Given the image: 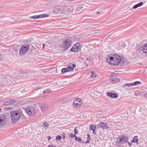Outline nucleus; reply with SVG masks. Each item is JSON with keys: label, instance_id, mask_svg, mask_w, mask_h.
<instances>
[{"label": "nucleus", "instance_id": "nucleus-9", "mask_svg": "<svg viewBox=\"0 0 147 147\" xmlns=\"http://www.w3.org/2000/svg\"><path fill=\"white\" fill-rule=\"evenodd\" d=\"M76 66L75 64H72L71 67L68 66L67 68H64L61 69V74H63L69 71H73L74 67Z\"/></svg>", "mask_w": 147, "mask_h": 147}, {"label": "nucleus", "instance_id": "nucleus-14", "mask_svg": "<svg viewBox=\"0 0 147 147\" xmlns=\"http://www.w3.org/2000/svg\"><path fill=\"white\" fill-rule=\"evenodd\" d=\"M75 140L84 144H87L89 142L90 140V138H87L86 141L85 140L84 141H83L81 138H75Z\"/></svg>", "mask_w": 147, "mask_h": 147}, {"label": "nucleus", "instance_id": "nucleus-28", "mask_svg": "<svg viewBox=\"0 0 147 147\" xmlns=\"http://www.w3.org/2000/svg\"><path fill=\"white\" fill-rule=\"evenodd\" d=\"M132 85L133 84H132V83H129V84L127 83V84H124L123 85V86H126L127 87H129L130 86H132Z\"/></svg>", "mask_w": 147, "mask_h": 147}, {"label": "nucleus", "instance_id": "nucleus-50", "mask_svg": "<svg viewBox=\"0 0 147 147\" xmlns=\"http://www.w3.org/2000/svg\"><path fill=\"white\" fill-rule=\"evenodd\" d=\"M147 140V138H146Z\"/></svg>", "mask_w": 147, "mask_h": 147}, {"label": "nucleus", "instance_id": "nucleus-24", "mask_svg": "<svg viewBox=\"0 0 147 147\" xmlns=\"http://www.w3.org/2000/svg\"><path fill=\"white\" fill-rule=\"evenodd\" d=\"M40 16H39V15H38L37 16H32L31 17V18L34 19H36L37 18H40Z\"/></svg>", "mask_w": 147, "mask_h": 147}, {"label": "nucleus", "instance_id": "nucleus-34", "mask_svg": "<svg viewBox=\"0 0 147 147\" xmlns=\"http://www.w3.org/2000/svg\"><path fill=\"white\" fill-rule=\"evenodd\" d=\"M49 147H56V146H54L52 145H49Z\"/></svg>", "mask_w": 147, "mask_h": 147}, {"label": "nucleus", "instance_id": "nucleus-35", "mask_svg": "<svg viewBox=\"0 0 147 147\" xmlns=\"http://www.w3.org/2000/svg\"><path fill=\"white\" fill-rule=\"evenodd\" d=\"M56 138H61V136L59 135L56 137Z\"/></svg>", "mask_w": 147, "mask_h": 147}, {"label": "nucleus", "instance_id": "nucleus-11", "mask_svg": "<svg viewBox=\"0 0 147 147\" xmlns=\"http://www.w3.org/2000/svg\"><path fill=\"white\" fill-rule=\"evenodd\" d=\"M82 104V101L78 98L75 99L73 101V105L74 107H78L81 105Z\"/></svg>", "mask_w": 147, "mask_h": 147}, {"label": "nucleus", "instance_id": "nucleus-8", "mask_svg": "<svg viewBox=\"0 0 147 147\" xmlns=\"http://www.w3.org/2000/svg\"><path fill=\"white\" fill-rule=\"evenodd\" d=\"M7 118L3 114H0V127L4 126L6 123Z\"/></svg>", "mask_w": 147, "mask_h": 147}, {"label": "nucleus", "instance_id": "nucleus-46", "mask_svg": "<svg viewBox=\"0 0 147 147\" xmlns=\"http://www.w3.org/2000/svg\"><path fill=\"white\" fill-rule=\"evenodd\" d=\"M51 138H48V141H49L51 139Z\"/></svg>", "mask_w": 147, "mask_h": 147}, {"label": "nucleus", "instance_id": "nucleus-4", "mask_svg": "<svg viewBox=\"0 0 147 147\" xmlns=\"http://www.w3.org/2000/svg\"><path fill=\"white\" fill-rule=\"evenodd\" d=\"M11 115L13 123H15L19 119L21 115V113L18 111H14L11 113Z\"/></svg>", "mask_w": 147, "mask_h": 147}, {"label": "nucleus", "instance_id": "nucleus-18", "mask_svg": "<svg viewBox=\"0 0 147 147\" xmlns=\"http://www.w3.org/2000/svg\"><path fill=\"white\" fill-rule=\"evenodd\" d=\"M143 3L142 2H140L139 3H138L134 5L133 8L134 9H136L138 8V7H140L141 6H142L143 5Z\"/></svg>", "mask_w": 147, "mask_h": 147}, {"label": "nucleus", "instance_id": "nucleus-13", "mask_svg": "<svg viewBox=\"0 0 147 147\" xmlns=\"http://www.w3.org/2000/svg\"><path fill=\"white\" fill-rule=\"evenodd\" d=\"M98 126V127L102 128L103 129H107L109 128V127L106 123L103 122H100Z\"/></svg>", "mask_w": 147, "mask_h": 147}, {"label": "nucleus", "instance_id": "nucleus-5", "mask_svg": "<svg viewBox=\"0 0 147 147\" xmlns=\"http://www.w3.org/2000/svg\"><path fill=\"white\" fill-rule=\"evenodd\" d=\"M128 138H115L114 140L115 142L116 145L118 146L121 147L125 142H127L129 145V147L131 146V144L129 142H127Z\"/></svg>", "mask_w": 147, "mask_h": 147}, {"label": "nucleus", "instance_id": "nucleus-29", "mask_svg": "<svg viewBox=\"0 0 147 147\" xmlns=\"http://www.w3.org/2000/svg\"><path fill=\"white\" fill-rule=\"evenodd\" d=\"M92 75L91 76V77L92 78H94L96 77L95 75L94 72L93 71H92L91 72Z\"/></svg>", "mask_w": 147, "mask_h": 147}, {"label": "nucleus", "instance_id": "nucleus-33", "mask_svg": "<svg viewBox=\"0 0 147 147\" xmlns=\"http://www.w3.org/2000/svg\"><path fill=\"white\" fill-rule=\"evenodd\" d=\"M82 7L81 6H79L77 7V9H82Z\"/></svg>", "mask_w": 147, "mask_h": 147}, {"label": "nucleus", "instance_id": "nucleus-31", "mask_svg": "<svg viewBox=\"0 0 147 147\" xmlns=\"http://www.w3.org/2000/svg\"><path fill=\"white\" fill-rule=\"evenodd\" d=\"M74 132L75 134H77L78 133V131L77 130V128L76 127H75L74 129Z\"/></svg>", "mask_w": 147, "mask_h": 147}, {"label": "nucleus", "instance_id": "nucleus-17", "mask_svg": "<svg viewBox=\"0 0 147 147\" xmlns=\"http://www.w3.org/2000/svg\"><path fill=\"white\" fill-rule=\"evenodd\" d=\"M107 95L110 97L114 98H117L118 97V95L116 94L111 92H108L107 93Z\"/></svg>", "mask_w": 147, "mask_h": 147}, {"label": "nucleus", "instance_id": "nucleus-12", "mask_svg": "<svg viewBox=\"0 0 147 147\" xmlns=\"http://www.w3.org/2000/svg\"><path fill=\"white\" fill-rule=\"evenodd\" d=\"M110 80L112 83H116L119 81V79L117 76L113 75H111Z\"/></svg>", "mask_w": 147, "mask_h": 147}, {"label": "nucleus", "instance_id": "nucleus-7", "mask_svg": "<svg viewBox=\"0 0 147 147\" xmlns=\"http://www.w3.org/2000/svg\"><path fill=\"white\" fill-rule=\"evenodd\" d=\"M29 48V46L28 45L22 46L19 52V55L21 56H23L28 51Z\"/></svg>", "mask_w": 147, "mask_h": 147}, {"label": "nucleus", "instance_id": "nucleus-38", "mask_svg": "<svg viewBox=\"0 0 147 147\" xmlns=\"http://www.w3.org/2000/svg\"><path fill=\"white\" fill-rule=\"evenodd\" d=\"M93 134H96V131H95V130H93Z\"/></svg>", "mask_w": 147, "mask_h": 147}, {"label": "nucleus", "instance_id": "nucleus-21", "mask_svg": "<svg viewBox=\"0 0 147 147\" xmlns=\"http://www.w3.org/2000/svg\"><path fill=\"white\" fill-rule=\"evenodd\" d=\"M141 83V82H140L136 81L132 83V84H133L132 86H134L140 84Z\"/></svg>", "mask_w": 147, "mask_h": 147}, {"label": "nucleus", "instance_id": "nucleus-15", "mask_svg": "<svg viewBox=\"0 0 147 147\" xmlns=\"http://www.w3.org/2000/svg\"><path fill=\"white\" fill-rule=\"evenodd\" d=\"M40 107L42 111L43 112H44L47 110L48 105L46 104L43 103L40 105Z\"/></svg>", "mask_w": 147, "mask_h": 147}, {"label": "nucleus", "instance_id": "nucleus-44", "mask_svg": "<svg viewBox=\"0 0 147 147\" xmlns=\"http://www.w3.org/2000/svg\"><path fill=\"white\" fill-rule=\"evenodd\" d=\"M47 138H51L50 136H48Z\"/></svg>", "mask_w": 147, "mask_h": 147}, {"label": "nucleus", "instance_id": "nucleus-43", "mask_svg": "<svg viewBox=\"0 0 147 147\" xmlns=\"http://www.w3.org/2000/svg\"><path fill=\"white\" fill-rule=\"evenodd\" d=\"M119 138H120L119 137ZM120 138H125V137L124 136H123L122 137H121Z\"/></svg>", "mask_w": 147, "mask_h": 147}, {"label": "nucleus", "instance_id": "nucleus-23", "mask_svg": "<svg viewBox=\"0 0 147 147\" xmlns=\"http://www.w3.org/2000/svg\"><path fill=\"white\" fill-rule=\"evenodd\" d=\"M96 126H94L93 125H90V129L92 130H94L95 129Z\"/></svg>", "mask_w": 147, "mask_h": 147}, {"label": "nucleus", "instance_id": "nucleus-48", "mask_svg": "<svg viewBox=\"0 0 147 147\" xmlns=\"http://www.w3.org/2000/svg\"><path fill=\"white\" fill-rule=\"evenodd\" d=\"M135 95L136 96V93H135Z\"/></svg>", "mask_w": 147, "mask_h": 147}, {"label": "nucleus", "instance_id": "nucleus-39", "mask_svg": "<svg viewBox=\"0 0 147 147\" xmlns=\"http://www.w3.org/2000/svg\"><path fill=\"white\" fill-rule=\"evenodd\" d=\"M70 147H75V145H74L72 144L71 145V146H70Z\"/></svg>", "mask_w": 147, "mask_h": 147}, {"label": "nucleus", "instance_id": "nucleus-41", "mask_svg": "<svg viewBox=\"0 0 147 147\" xmlns=\"http://www.w3.org/2000/svg\"><path fill=\"white\" fill-rule=\"evenodd\" d=\"M87 136L88 137V138H90V135L89 134H88Z\"/></svg>", "mask_w": 147, "mask_h": 147}, {"label": "nucleus", "instance_id": "nucleus-25", "mask_svg": "<svg viewBox=\"0 0 147 147\" xmlns=\"http://www.w3.org/2000/svg\"><path fill=\"white\" fill-rule=\"evenodd\" d=\"M69 136L70 137H74L75 138H79L78 137H76V136L75 134L71 133L69 134Z\"/></svg>", "mask_w": 147, "mask_h": 147}, {"label": "nucleus", "instance_id": "nucleus-40", "mask_svg": "<svg viewBox=\"0 0 147 147\" xmlns=\"http://www.w3.org/2000/svg\"><path fill=\"white\" fill-rule=\"evenodd\" d=\"M45 46V44H43V45H42L43 47L42 48L43 49H44Z\"/></svg>", "mask_w": 147, "mask_h": 147}, {"label": "nucleus", "instance_id": "nucleus-6", "mask_svg": "<svg viewBox=\"0 0 147 147\" xmlns=\"http://www.w3.org/2000/svg\"><path fill=\"white\" fill-rule=\"evenodd\" d=\"M25 110L28 115L33 116L35 113V108L32 106H29Z\"/></svg>", "mask_w": 147, "mask_h": 147}, {"label": "nucleus", "instance_id": "nucleus-20", "mask_svg": "<svg viewBox=\"0 0 147 147\" xmlns=\"http://www.w3.org/2000/svg\"><path fill=\"white\" fill-rule=\"evenodd\" d=\"M51 90L49 88H48L45 90L43 92V93L45 94L47 93H50L51 92Z\"/></svg>", "mask_w": 147, "mask_h": 147}, {"label": "nucleus", "instance_id": "nucleus-36", "mask_svg": "<svg viewBox=\"0 0 147 147\" xmlns=\"http://www.w3.org/2000/svg\"><path fill=\"white\" fill-rule=\"evenodd\" d=\"M56 140H57V142L58 141H59L61 140V138H56Z\"/></svg>", "mask_w": 147, "mask_h": 147}, {"label": "nucleus", "instance_id": "nucleus-30", "mask_svg": "<svg viewBox=\"0 0 147 147\" xmlns=\"http://www.w3.org/2000/svg\"><path fill=\"white\" fill-rule=\"evenodd\" d=\"M10 104H14V103L16 102L15 100L13 99H11L9 101Z\"/></svg>", "mask_w": 147, "mask_h": 147}, {"label": "nucleus", "instance_id": "nucleus-16", "mask_svg": "<svg viewBox=\"0 0 147 147\" xmlns=\"http://www.w3.org/2000/svg\"><path fill=\"white\" fill-rule=\"evenodd\" d=\"M129 63V61L127 59L122 57V58H121V62L120 63L121 64H122L123 65H127Z\"/></svg>", "mask_w": 147, "mask_h": 147}, {"label": "nucleus", "instance_id": "nucleus-45", "mask_svg": "<svg viewBox=\"0 0 147 147\" xmlns=\"http://www.w3.org/2000/svg\"><path fill=\"white\" fill-rule=\"evenodd\" d=\"M68 0L69 1H74L75 0Z\"/></svg>", "mask_w": 147, "mask_h": 147}, {"label": "nucleus", "instance_id": "nucleus-19", "mask_svg": "<svg viewBox=\"0 0 147 147\" xmlns=\"http://www.w3.org/2000/svg\"><path fill=\"white\" fill-rule=\"evenodd\" d=\"M49 16V15L48 14H45L39 15V16H40V18L48 17Z\"/></svg>", "mask_w": 147, "mask_h": 147}, {"label": "nucleus", "instance_id": "nucleus-2", "mask_svg": "<svg viewBox=\"0 0 147 147\" xmlns=\"http://www.w3.org/2000/svg\"><path fill=\"white\" fill-rule=\"evenodd\" d=\"M136 57H140L142 55L143 53H147V43L145 45H142L140 48L137 49H136Z\"/></svg>", "mask_w": 147, "mask_h": 147}, {"label": "nucleus", "instance_id": "nucleus-1", "mask_svg": "<svg viewBox=\"0 0 147 147\" xmlns=\"http://www.w3.org/2000/svg\"><path fill=\"white\" fill-rule=\"evenodd\" d=\"M109 59H107V62L111 64L112 65H117L121 63V57L117 54H115L113 56H109Z\"/></svg>", "mask_w": 147, "mask_h": 147}, {"label": "nucleus", "instance_id": "nucleus-37", "mask_svg": "<svg viewBox=\"0 0 147 147\" xmlns=\"http://www.w3.org/2000/svg\"><path fill=\"white\" fill-rule=\"evenodd\" d=\"M63 138H65V134H64L62 135Z\"/></svg>", "mask_w": 147, "mask_h": 147}, {"label": "nucleus", "instance_id": "nucleus-3", "mask_svg": "<svg viewBox=\"0 0 147 147\" xmlns=\"http://www.w3.org/2000/svg\"><path fill=\"white\" fill-rule=\"evenodd\" d=\"M72 42L71 37H66L62 41V46L64 49H67L71 46Z\"/></svg>", "mask_w": 147, "mask_h": 147}, {"label": "nucleus", "instance_id": "nucleus-47", "mask_svg": "<svg viewBox=\"0 0 147 147\" xmlns=\"http://www.w3.org/2000/svg\"><path fill=\"white\" fill-rule=\"evenodd\" d=\"M1 109L0 108V112H1Z\"/></svg>", "mask_w": 147, "mask_h": 147}, {"label": "nucleus", "instance_id": "nucleus-49", "mask_svg": "<svg viewBox=\"0 0 147 147\" xmlns=\"http://www.w3.org/2000/svg\"><path fill=\"white\" fill-rule=\"evenodd\" d=\"M99 13V12H97V13Z\"/></svg>", "mask_w": 147, "mask_h": 147}, {"label": "nucleus", "instance_id": "nucleus-42", "mask_svg": "<svg viewBox=\"0 0 147 147\" xmlns=\"http://www.w3.org/2000/svg\"><path fill=\"white\" fill-rule=\"evenodd\" d=\"M133 138H138V137L137 136H134Z\"/></svg>", "mask_w": 147, "mask_h": 147}, {"label": "nucleus", "instance_id": "nucleus-27", "mask_svg": "<svg viewBox=\"0 0 147 147\" xmlns=\"http://www.w3.org/2000/svg\"><path fill=\"white\" fill-rule=\"evenodd\" d=\"M138 141V138H133V140L131 141V142L137 143Z\"/></svg>", "mask_w": 147, "mask_h": 147}, {"label": "nucleus", "instance_id": "nucleus-10", "mask_svg": "<svg viewBox=\"0 0 147 147\" xmlns=\"http://www.w3.org/2000/svg\"><path fill=\"white\" fill-rule=\"evenodd\" d=\"M81 47V45L79 43H77L74 45L71 49V51L74 52H76L80 50Z\"/></svg>", "mask_w": 147, "mask_h": 147}, {"label": "nucleus", "instance_id": "nucleus-32", "mask_svg": "<svg viewBox=\"0 0 147 147\" xmlns=\"http://www.w3.org/2000/svg\"><path fill=\"white\" fill-rule=\"evenodd\" d=\"M59 12L62 13V14L64 13V10H63L62 9H59Z\"/></svg>", "mask_w": 147, "mask_h": 147}, {"label": "nucleus", "instance_id": "nucleus-22", "mask_svg": "<svg viewBox=\"0 0 147 147\" xmlns=\"http://www.w3.org/2000/svg\"><path fill=\"white\" fill-rule=\"evenodd\" d=\"M43 127H45L49 128V125L48 124L47 122H45L43 124Z\"/></svg>", "mask_w": 147, "mask_h": 147}, {"label": "nucleus", "instance_id": "nucleus-26", "mask_svg": "<svg viewBox=\"0 0 147 147\" xmlns=\"http://www.w3.org/2000/svg\"><path fill=\"white\" fill-rule=\"evenodd\" d=\"M9 101H5L4 102V104L5 105H8L10 104L11 103Z\"/></svg>", "mask_w": 147, "mask_h": 147}]
</instances>
